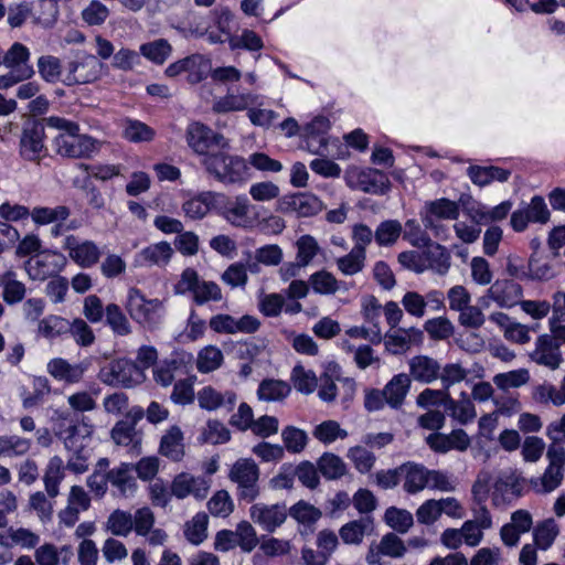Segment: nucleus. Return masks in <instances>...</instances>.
Returning a JSON list of instances; mask_svg holds the SVG:
<instances>
[{"label": "nucleus", "instance_id": "f257e3e1", "mask_svg": "<svg viewBox=\"0 0 565 565\" xmlns=\"http://www.w3.org/2000/svg\"><path fill=\"white\" fill-rule=\"evenodd\" d=\"M46 126L58 130L53 139V147L57 154L71 159H89L99 151L100 142L85 134L79 132V125L58 116L45 118Z\"/></svg>", "mask_w": 565, "mask_h": 565}, {"label": "nucleus", "instance_id": "f03ea898", "mask_svg": "<svg viewBox=\"0 0 565 565\" xmlns=\"http://www.w3.org/2000/svg\"><path fill=\"white\" fill-rule=\"evenodd\" d=\"M206 173L224 185H242L250 178L248 162L228 149H218L201 159Z\"/></svg>", "mask_w": 565, "mask_h": 565}, {"label": "nucleus", "instance_id": "7ed1b4c3", "mask_svg": "<svg viewBox=\"0 0 565 565\" xmlns=\"http://www.w3.org/2000/svg\"><path fill=\"white\" fill-rule=\"evenodd\" d=\"M259 475L257 463L250 458H241L233 463L228 478L237 484L236 495L239 501L250 503L259 497Z\"/></svg>", "mask_w": 565, "mask_h": 565}, {"label": "nucleus", "instance_id": "20e7f679", "mask_svg": "<svg viewBox=\"0 0 565 565\" xmlns=\"http://www.w3.org/2000/svg\"><path fill=\"white\" fill-rule=\"evenodd\" d=\"M175 294H192L193 301L198 306H202L209 301H220L222 299V290L214 281H206L200 278L198 271L193 268H185L180 280L174 286Z\"/></svg>", "mask_w": 565, "mask_h": 565}, {"label": "nucleus", "instance_id": "39448f33", "mask_svg": "<svg viewBox=\"0 0 565 565\" xmlns=\"http://www.w3.org/2000/svg\"><path fill=\"white\" fill-rule=\"evenodd\" d=\"M126 310L137 323L146 327H156L163 312V303L159 299H147L137 288L128 290Z\"/></svg>", "mask_w": 565, "mask_h": 565}, {"label": "nucleus", "instance_id": "423d86ee", "mask_svg": "<svg viewBox=\"0 0 565 565\" xmlns=\"http://www.w3.org/2000/svg\"><path fill=\"white\" fill-rule=\"evenodd\" d=\"M104 64L97 56L79 52L66 66L63 83L67 86L94 83L100 78Z\"/></svg>", "mask_w": 565, "mask_h": 565}, {"label": "nucleus", "instance_id": "0eeeda50", "mask_svg": "<svg viewBox=\"0 0 565 565\" xmlns=\"http://www.w3.org/2000/svg\"><path fill=\"white\" fill-rule=\"evenodd\" d=\"M185 138L189 147L202 158L215 152L216 150H213V147L230 149V142L222 134L213 131L201 122L190 124L186 128Z\"/></svg>", "mask_w": 565, "mask_h": 565}, {"label": "nucleus", "instance_id": "6e6552de", "mask_svg": "<svg viewBox=\"0 0 565 565\" xmlns=\"http://www.w3.org/2000/svg\"><path fill=\"white\" fill-rule=\"evenodd\" d=\"M546 457L548 466L540 478L531 480V484L536 492L548 493L555 490L562 482L565 466V449L563 446L551 445Z\"/></svg>", "mask_w": 565, "mask_h": 565}, {"label": "nucleus", "instance_id": "1a4fd4ad", "mask_svg": "<svg viewBox=\"0 0 565 565\" xmlns=\"http://www.w3.org/2000/svg\"><path fill=\"white\" fill-rule=\"evenodd\" d=\"M140 367L126 359L113 360L99 370L98 379L110 386L132 387L141 377Z\"/></svg>", "mask_w": 565, "mask_h": 565}, {"label": "nucleus", "instance_id": "9d476101", "mask_svg": "<svg viewBox=\"0 0 565 565\" xmlns=\"http://www.w3.org/2000/svg\"><path fill=\"white\" fill-rule=\"evenodd\" d=\"M523 297V287L513 279H497L487 290L486 295L479 298L482 308L490 307L491 301L500 308L510 309L519 305Z\"/></svg>", "mask_w": 565, "mask_h": 565}, {"label": "nucleus", "instance_id": "9b49d317", "mask_svg": "<svg viewBox=\"0 0 565 565\" xmlns=\"http://www.w3.org/2000/svg\"><path fill=\"white\" fill-rule=\"evenodd\" d=\"M45 118L24 122L20 138V154L29 161H40L45 152Z\"/></svg>", "mask_w": 565, "mask_h": 565}, {"label": "nucleus", "instance_id": "f8f14e48", "mask_svg": "<svg viewBox=\"0 0 565 565\" xmlns=\"http://www.w3.org/2000/svg\"><path fill=\"white\" fill-rule=\"evenodd\" d=\"M66 265L67 259L62 253L45 250L29 258L24 263V269L30 279L43 281L58 276Z\"/></svg>", "mask_w": 565, "mask_h": 565}, {"label": "nucleus", "instance_id": "ddd939ff", "mask_svg": "<svg viewBox=\"0 0 565 565\" xmlns=\"http://www.w3.org/2000/svg\"><path fill=\"white\" fill-rule=\"evenodd\" d=\"M250 520L263 531L274 533L288 518V508L285 503H255L249 508Z\"/></svg>", "mask_w": 565, "mask_h": 565}, {"label": "nucleus", "instance_id": "4468645a", "mask_svg": "<svg viewBox=\"0 0 565 565\" xmlns=\"http://www.w3.org/2000/svg\"><path fill=\"white\" fill-rule=\"evenodd\" d=\"M63 248L67 250L70 258L82 268L95 266L102 256L99 247L93 241H81L75 235H67Z\"/></svg>", "mask_w": 565, "mask_h": 565}, {"label": "nucleus", "instance_id": "2eb2a0df", "mask_svg": "<svg viewBox=\"0 0 565 565\" xmlns=\"http://www.w3.org/2000/svg\"><path fill=\"white\" fill-rule=\"evenodd\" d=\"M531 361L550 370H557L564 359L561 352V343L555 337L542 334L535 341V349L530 353Z\"/></svg>", "mask_w": 565, "mask_h": 565}, {"label": "nucleus", "instance_id": "dca6fc26", "mask_svg": "<svg viewBox=\"0 0 565 565\" xmlns=\"http://www.w3.org/2000/svg\"><path fill=\"white\" fill-rule=\"evenodd\" d=\"M529 279L550 280L554 278L562 268L561 253L551 250L547 255L534 252L529 259Z\"/></svg>", "mask_w": 565, "mask_h": 565}, {"label": "nucleus", "instance_id": "f3484780", "mask_svg": "<svg viewBox=\"0 0 565 565\" xmlns=\"http://www.w3.org/2000/svg\"><path fill=\"white\" fill-rule=\"evenodd\" d=\"M210 483L204 477H194L186 472L177 475L171 483V494L178 499H184L192 494L196 499L207 495Z\"/></svg>", "mask_w": 565, "mask_h": 565}, {"label": "nucleus", "instance_id": "a211bd4d", "mask_svg": "<svg viewBox=\"0 0 565 565\" xmlns=\"http://www.w3.org/2000/svg\"><path fill=\"white\" fill-rule=\"evenodd\" d=\"M429 448L439 454H446L452 449L465 451L470 446V439L463 429H455L449 435L433 433L426 437Z\"/></svg>", "mask_w": 565, "mask_h": 565}, {"label": "nucleus", "instance_id": "6ab92c4d", "mask_svg": "<svg viewBox=\"0 0 565 565\" xmlns=\"http://www.w3.org/2000/svg\"><path fill=\"white\" fill-rule=\"evenodd\" d=\"M237 401V394L234 391L220 392L213 386H204L198 392V403L202 409L216 411L225 408L227 412L233 411Z\"/></svg>", "mask_w": 565, "mask_h": 565}, {"label": "nucleus", "instance_id": "aec40b11", "mask_svg": "<svg viewBox=\"0 0 565 565\" xmlns=\"http://www.w3.org/2000/svg\"><path fill=\"white\" fill-rule=\"evenodd\" d=\"M402 471V480H404L403 489L409 494H415L427 488L426 476L428 469L414 461H407L399 466Z\"/></svg>", "mask_w": 565, "mask_h": 565}, {"label": "nucleus", "instance_id": "412c9836", "mask_svg": "<svg viewBox=\"0 0 565 565\" xmlns=\"http://www.w3.org/2000/svg\"><path fill=\"white\" fill-rule=\"evenodd\" d=\"M330 129V120L324 116H317L305 127L306 148L312 153H319L327 147L326 135Z\"/></svg>", "mask_w": 565, "mask_h": 565}, {"label": "nucleus", "instance_id": "4be33fe9", "mask_svg": "<svg viewBox=\"0 0 565 565\" xmlns=\"http://www.w3.org/2000/svg\"><path fill=\"white\" fill-rule=\"evenodd\" d=\"M87 369L83 362L71 364L65 359L55 358L47 363V372L55 380L73 384L78 383Z\"/></svg>", "mask_w": 565, "mask_h": 565}, {"label": "nucleus", "instance_id": "5701e85b", "mask_svg": "<svg viewBox=\"0 0 565 565\" xmlns=\"http://www.w3.org/2000/svg\"><path fill=\"white\" fill-rule=\"evenodd\" d=\"M409 377L420 383H431L438 379L440 372L439 363L427 355H416L408 362Z\"/></svg>", "mask_w": 565, "mask_h": 565}, {"label": "nucleus", "instance_id": "b1692460", "mask_svg": "<svg viewBox=\"0 0 565 565\" xmlns=\"http://www.w3.org/2000/svg\"><path fill=\"white\" fill-rule=\"evenodd\" d=\"M173 254L168 242L151 244L141 249L136 256V263L140 266H166Z\"/></svg>", "mask_w": 565, "mask_h": 565}, {"label": "nucleus", "instance_id": "393cba45", "mask_svg": "<svg viewBox=\"0 0 565 565\" xmlns=\"http://www.w3.org/2000/svg\"><path fill=\"white\" fill-rule=\"evenodd\" d=\"M159 452L171 461L178 462L183 459V433L179 426H171L161 437Z\"/></svg>", "mask_w": 565, "mask_h": 565}, {"label": "nucleus", "instance_id": "a878e982", "mask_svg": "<svg viewBox=\"0 0 565 565\" xmlns=\"http://www.w3.org/2000/svg\"><path fill=\"white\" fill-rule=\"evenodd\" d=\"M412 380L408 374L399 373L394 375L383 391L387 398V405L393 409H399L409 392Z\"/></svg>", "mask_w": 565, "mask_h": 565}, {"label": "nucleus", "instance_id": "bb28decb", "mask_svg": "<svg viewBox=\"0 0 565 565\" xmlns=\"http://www.w3.org/2000/svg\"><path fill=\"white\" fill-rule=\"evenodd\" d=\"M426 247L423 253V262L426 265V269H431L438 275H445L450 268L451 256L447 248L437 243H429L424 245Z\"/></svg>", "mask_w": 565, "mask_h": 565}, {"label": "nucleus", "instance_id": "cd10ccee", "mask_svg": "<svg viewBox=\"0 0 565 565\" xmlns=\"http://www.w3.org/2000/svg\"><path fill=\"white\" fill-rule=\"evenodd\" d=\"M134 465L121 462L118 467H115L107 471L108 483L116 489L120 495H128L136 490V480L131 475Z\"/></svg>", "mask_w": 565, "mask_h": 565}, {"label": "nucleus", "instance_id": "c85d7f7f", "mask_svg": "<svg viewBox=\"0 0 565 565\" xmlns=\"http://www.w3.org/2000/svg\"><path fill=\"white\" fill-rule=\"evenodd\" d=\"M373 531V520L371 518H361L343 524L339 530V535L344 544L360 545L365 535Z\"/></svg>", "mask_w": 565, "mask_h": 565}, {"label": "nucleus", "instance_id": "c756f323", "mask_svg": "<svg viewBox=\"0 0 565 565\" xmlns=\"http://www.w3.org/2000/svg\"><path fill=\"white\" fill-rule=\"evenodd\" d=\"M0 288L2 299L9 306L21 302L26 294L25 285L17 279L15 271L11 269L0 275Z\"/></svg>", "mask_w": 565, "mask_h": 565}, {"label": "nucleus", "instance_id": "7c9ffc66", "mask_svg": "<svg viewBox=\"0 0 565 565\" xmlns=\"http://www.w3.org/2000/svg\"><path fill=\"white\" fill-rule=\"evenodd\" d=\"M216 196L217 194L212 191L202 192L185 201L182 204V211L189 218H203L210 212Z\"/></svg>", "mask_w": 565, "mask_h": 565}, {"label": "nucleus", "instance_id": "2f4dec72", "mask_svg": "<svg viewBox=\"0 0 565 565\" xmlns=\"http://www.w3.org/2000/svg\"><path fill=\"white\" fill-rule=\"evenodd\" d=\"M291 392L290 385L282 380L265 379L257 388V397L264 402H281Z\"/></svg>", "mask_w": 565, "mask_h": 565}, {"label": "nucleus", "instance_id": "473e14b6", "mask_svg": "<svg viewBox=\"0 0 565 565\" xmlns=\"http://www.w3.org/2000/svg\"><path fill=\"white\" fill-rule=\"evenodd\" d=\"M257 96L250 93L246 94H227L217 99L213 105L216 113L239 111L247 109L257 103Z\"/></svg>", "mask_w": 565, "mask_h": 565}, {"label": "nucleus", "instance_id": "72a5a7b5", "mask_svg": "<svg viewBox=\"0 0 565 565\" xmlns=\"http://www.w3.org/2000/svg\"><path fill=\"white\" fill-rule=\"evenodd\" d=\"M420 337L422 331L418 329H397L385 335V347L393 354H399L409 348L413 340L420 339Z\"/></svg>", "mask_w": 565, "mask_h": 565}, {"label": "nucleus", "instance_id": "f704fd0d", "mask_svg": "<svg viewBox=\"0 0 565 565\" xmlns=\"http://www.w3.org/2000/svg\"><path fill=\"white\" fill-rule=\"evenodd\" d=\"M184 64L188 82L191 84H198L205 79L212 68L211 60L200 53L184 57Z\"/></svg>", "mask_w": 565, "mask_h": 565}, {"label": "nucleus", "instance_id": "c9c22d12", "mask_svg": "<svg viewBox=\"0 0 565 565\" xmlns=\"http://www.w3.org/2000/svg\"><path fill=\"white\" fill-rule=\"evenodd\" d=\"M359 182L363 192L376 195L386 194L391 186L387 175L380 170L360 173Z\"/></svg>", "mask_w": 565, "mask_h": 565}, {"label": "nucleus", "instance_id": "e433bc0d", "mask_svg": "<svg viewBox=\"0 0 565 565\" xmlns=\"http://www.w3.org/2000/svg\"><path fill=\"white\" fill-rule=\"evenodd\" d=\"M459 205L446 198L437 199L425 203V211L420 215H431L433 218L457 220Z\"/></svg>", "mask_w": 565, "mask_h": 565}, {"label": "nucleus", "instance_id": "4c0bfd02", "mask_svg": "<svg viewBox=\"0 0 565 565\" xmlns=\"http://www.w3.org/2000/svg\"><path fill=\"white\" fill-rule=\"evenodd\" d=\"M105 323L116 335L119 337H126L132 331L125 312L117 303L114 302L106 306Z\"/></svg>", "mask_w": 565, "mask_h": 565}, {"label": "nucleus", "instance_id": "58836bf2", "mask_svg": "<svg viewBox=\"0 0 565 565\" xmlns=\"http://www.w3.org/2000/svg\"><path fill=\"white\" fill-rule=\"evenodd\" d=\"M105 527L115 536L127 537L134 529L132 513L120 509L114 510L107 518Z\"/></svg>", "mask_w": 565, "mask_h": 565}, {"label": "nucleus", "instance_id": "ea45409f", "mask_svg": "<svg viewBox=\"0 0 565 565\" xmlns=\"http://www.w3.org/2000/svg\"><path fill=\"white\" fill-rule=\"evenodd\" d=\"M71 215L70 207L57 205L54 207L36 206L31 211L32 221L36 225H47L55 222H65Z\"/></svg>", "mask_w": 565, "mask_h": 565}, {"label": "nucleus", "instance_id": "a19ab883", "mask_svg": "<svg viewBox=\"0 0 565 565\" xmlns=\"http://www.w3.org/2000/svg\"><path fill=\"white\" fill-rule=\"evenodd\" d=\"M445 407L461 424H467L476 417L475 405L466 394H462L460 401L452 399L449 394L445 395Z\"/></svg>", "mask_w": 565, "mask_h": 565}, {"label": "nucleus", "instance_id": "79ce46f5", "mask_svg": "<svg viewBox=\"0 0 565 565\" xmlns=\"http://www.w3.org/2000/svg\"><path fill=\"white\" fill-rule=\"evenodd\" d=\"M231 439L230 429L217 419H209L198 440L200 444L220 445Z\"/></svg>", "mask_w": 565, "mask_h": 565}, {"label": "nucleus", "instance_id": "37998d69", "mask_svg": "<svg viewBox=\"0 0 565 565\" xmlns=\"http://www.w3.org/2000/svg\"><path fill=\"white\" fill-rule=\"evenodd\" d=\"M317 465L319 472L328 480H338L347 473L345 462L332 452H324Z\"/></svg>", "mask_w": 565, "mask_h": 565}, {"label": "nucleus", "instance_id": "c03bdc74", "mask_svg": "<svg viewBox=\"0 0 565 565\" xmlns=\"http://www.w3.org/2000/svg\"><path fill=\"white\" fill-rule=\"evenodd\" d=\"M207 514L196 513L183 527L184 537L193 545H200L207 537Z\"/></svg>", "mask_w": 565, "mask_h": 565}, {"label": "nucleus", "instance_id": "a18cd8bd", "mask_svg": "<svg viewBox=\"0 0 565 565\" xmlns=\"http://www.w3.org/2000/svg\"><path fill=\"white\" fill-rule=\"evenodd\" d=\"M172 46L166 39H158L140 45V53L150 62L162 65L171 55Z\"/></svg>", "mask_w": 565, "mask_h": 565}, {"label": "nucleus", "instance_id": "49530a36", "mask_svg": "<svg viewBox=\"0 0 565 565\" xmlns=\"http://www.w3.org/2000/svg\"><path fill=\"white\" fill-rule=\"evenodd\" d=\"M30 50L20 42H14L3 53V65L9 70L22 71L24 67H33L30 62Z\"/></svg>", "mask_w": 565, "mask_h": 565}, {"label": "nucleus", "instance_id": "de8ad7c7", "mask_svg": "<svg viewBox=\"0 0 565 565\" xmlns=\"http://www.w3.org/2000/svg\"><path fill=\"white\" fill-rule=\"evenodd\" d=\"M559 533L558 525L555 520L550 518L540 522L533 530V539L535 545L541 550H547L552 546Z\"/></svg>", "mask_w": 565, "mask_h": 565}, {"label": "nucleus", "instance_id": "09e8293b", "mask_svg": "<svg viewBox=\"0 0 565 565\" xmlns=\"http://www.w3.org/2000/svg\"><path fill=\"white\" fill-rule=\"evenodd\" d=\"M309 284L312 290L319 295H334L340 289V282L334 275L324 269L310 275Z\"/></svg>", "mask_w": 565, "mask_h": 565}, {"label": "nucleus", "instance_id": "8fccbe9b", "mask_svg": "<svg viewBox=\"0 0 565 565\" xmlns=\"http://www.w3.org/2000/svg\"><path fill=\"white\" fill-rule=\"evenodd\" d=\"M31 448V441L26 438L12 435L0 436V458L23 456Z\"/></svg>", "mask_w": 565, "mask_h": 565}, {"label": "nucleus", "instance_id": "3c124183", "mask_svg": "<svg viewBox=\"0 0 565 565\" xmlns=\"http://www.w3.org/2000/svg\"><path fill=\"white\" fill-rule=\"evenodd\" d=\"M249 201L245 195H238L234 202L228 203L223 211L224 217L235 226H242L247 222Z\"/></svg>", "mask_w": 565, "mask_h": 565}, {"label": "nucleus", "instance_id": "603ef678", "mask_svg": "<svg viewBox=\"0 0 565 565\" xmlns=\"http://www.w3.org/2000/svg\"><path fill=\"white\" fill-rule=\"evenodd\" d=\"M222 363V351L217 347L207 345L198 354L196 369L200 373H210L217 370Z\"/></svg>", "mask_w": 565, "mask_h": 565}, {"label": "nucleus", "instance_id": "864d4df0", "mask_svg": "<svg viewBox=\"0 0 565 565\" xmlns=\"http://www.w3.org/2000/svg\"><path fill=\"white\" fill-rule=\"evenodd\" d=\"M366 254H361L359 248H352L350 253L337 259L338 269L345 276H354L361 273L365 266Z\"/></svg>", "mask_w": 565, "mask_h": 565}, {"label": "nucleus", "instance_id": "5fc2aeb1", "mask_svg": "<svg viewBox=\"0 0 565 565\" xmlns=\"http://www.w3.org/2000/svg\"><path fill=\"white\" fill-rule=\"evenodd\" d=\"M402 230L397 220L383 221L374 232V239L380 246H391L398 239Z\"/></svg>", "mask_w": 565, "mask_h": 565}, {"label": "nucleus", "instance_id": "6e6d98bb", "mask_svg": "<svg viewBox=\"0 0 565 565\" xmlns=\"http://www.w3.org/2000/svg\"><path fill=\"white\" fill-rule=\"evenodd\" d=\"M288 515L303 525L315 524L322 515L321 511L307 501L300 500L288 509Z\"/></svg>", "mask_w": 565, "mask_h": 565}, {"label": "nucleus", "instance_id": "4d7b16f0", "mask_svg": "<svg viewBox=\"0 0 565 565\" xmlns=\"http://www.w3.org/2000/svg\"><path fill=\"white\" fill-rule=\"evenodd\" d=\"M63 477V461L55 456L50 460L44 476L45 490L51 498L58 494V486Z\"/></svg>", "mask_w": 565, "mask_h": 565}, {"label": "nucleus", "instance_id": "13d9d810", "mask_svg": "<svg viewBox=\"0 0 565 565\" xmlns=\"http://www.w3.org/2000/svg\"><path fill=\"white\" fill-rule=\"evenodd\" d=\"M384 520L390 527L402 534L406 533L414 523L411 512L395 507L385 511Z\"/></svg>", "mask_w": 565, "mask_h": 565}, {"label": "nucleus", "instance_id": "bf43d9fd", "mask_svg": "<svg viewBox=\"0 0 565 565\" xmlns=\"http://www.w3.org/2000/svg\"><path fill=\"white\" fill-rule=\"evenodd\" d=\"M38 72L46 83H57L62 75V64L58 57L42 55L38 60Z\"/></svg>", "mask_w": 565, "mask_h": 565}, {"label": "nucleus", "instance_id": "052dcab7", "mask_svg": "<svg viewBox=\"0 0 565 565\" xmlns=\"http://www.w3.org/2000/svg\"><path fill=\"white\" fill-rule=\"evenodd\" d=\"M291 381L295 388L302 394H311L318 384L315 372L306 370L302 365H296L291 371Z\"/></svg>", "mask_w": 565, "mask_h": 565}, {"label": "nucleus", "instance_id": "680f3d73", "mask_svg": "<svg viewBox=\"0 0 565 565\" xmlns=\"http://www.w3.org/2000/svg\"><path fill=\"white\" fill-rule=\"evenodd\" d=\"M530 381V373L526 369L513 370L505 373H499L493 376V383L500 390L516 388Z\"/></svg>", "mask_w": 565, "mask_h": 565}, {"label": "nucleus", "instance_id": "e2e57ef3", "mask_svg": "<svg viewBox=\"0 0 565 565\" xmlns=\"http://www.w3.org/2000/svg\"><path fill=\"white\" fill-rule=\"evenodd\" d=\"M67 333L72 335L76 344L79 347H90L95 342V334L87 320L75 318L70 321Z\"/></svg>", "mask_w": 565, "mask_h": 565}, {"label": "nucleus", "instance_id": "0e129e2a", "mask_svg": "<svg viewBox=\"0 0 565 565\" xmlns=\"http://www.w3.org/2000/svg\"><path fill=\"white\" fill-rule=\"evenodd\" d=\"M281 439L287 451L291 454H299L307 446L308 435L300 428L287 426L281 431Z\"/></svg>", "mask_w": 565, "mask_h": 565}, {"label": "nucleus", "instance_id": "69168bd1", "mask_svg": "<svg viewBox=\"0 0 565 565\" xmlns=\"http://www.w3.org/2000/svg\"><path fill=\"white\" fill-rule=\"evenodd\" d=\"M156 136L154 130L147 124L128 119L124 130V137L131 142H149Z\"/></svg>", "mask_w": 565, "mask_h": 565}, {"label": "nucleus", "instance_id": "338daca9", "mask_svg": "<svg viewBox=\"0 0 565 565\" xmlns=\"http://www.w3.org/2000/svg\"><path fill=\"white\" fill-rule=\"evenodd\" d=\"M55 435L58 439L63 440L65 448L76 449L81 447L78 445V425L77 422L73 419H67L63 417L58 423L55 430Z\"/></svg>", "mask_w": 565, "mask_h": 565}, {"label": "nucleus", "instance_id": "774afa93", "mask_svg": "<svg viewBox=\"0 0 565 565\" xmlns=\"http://www.w3.org/2000/svg\"><path fill=\"white\" fill-rule=\"evenodd\" d=\"M70 321L60 316H47L39 322V332L49 339L67 333Z\"/></svg>", "mask_w": 565, "mask_h": 565}]
</instances>
